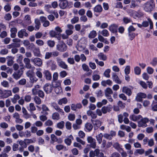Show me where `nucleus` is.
<instances>
[{
	"label": "nucleus",
	"instance_id": "72a5a7b5",
	"mask_svg": "<svg viewBox=\"0 0 157 157\" xmlns=\"http://www.w3.org/2000/svg\"><path fill=\"white\" fill-rule=\"evenodd\" d=\"M98 57L100 60L105 61L106 60L107 57L103 53H100L98 55Z\"/></svg>",
	"mask_w": 157,
	"mask_h": 157
},
{
	"label": "nucleus",
	"instance_id": "dca6fc26",
	"mask_svg": "<svg viewBox=\"0 0 157 157\" xmlns=\"http://www.w3.org/2000/svg\"><path fill=\"white\" fill-rule=\"evenodd\" d=\"M23 71L18 70L17 71L14 72L12 76L14 79L16 80H18L21 77L23 74Z\"/></svg>",
	"mask_w": 157,
	"mask_h": 157
},
{
	"label": "nucleus",
	"instance_id": "a18cd8bd",
	"mask_svg": "<svg viewBox=\"0 0 157 157\" xmlns=\"http://www.w3.org/2000/svg\"><path fill=\"white\" fill-rule=\"evenodd\" d=\"M34 101L35 103L37 105H40L41 103V100L40 98L37 96H36L34 98Z\"/></svg>",
	"mask_w": 157,
	"mask_h": 157
},
{
	"label": "nucleus",
	"instance_id": "a878e982",
	"mask_svg": "<svg viewBox=\"0 0 157 157\" xmlns=\"http://www.w3.org/2000/svg\"><path fill=\"white\" fill-rule=\"evenodd\" d=\"M34 22L35 24V31H38L40 29L41 25L40 21L38 19L36 18Z\"/></svg>",
	"mask_w": 157,
	"mask_h": 157
},
{
	"label": "nucleus",
	"instance_id": "f257e3e1",
	"mask_svg": "<svg viewBox=\"0 0 157 157\" xmlns=\"http://www.w3.org/2000/svg\"><path fill=\"white\" fill-rule=\"evenodd\" d=\"M155 6L154 0H150L144 4V10L147 12H151L155 8Z\"/></svg>",
	"mask_w": 157,
	"mask_h": 157
},
{
	"label": "nucleus",
	"instance_id": "bb28decb",
	"mask_svg": "<svg viewBox=\"0 0 157 157\" xmlns=\"http://www.w3.org/2000/svg\"><path fill=\"white\" fill-rule=\"evenodd\" d=\"M11 33L10 36L12 38H14L16 36V34L17 32V29L16 28H11L10 30Z\"/></svg>",
	"mask_w": 157,
	"mask_h": 157
},
{
	"label": "nucleus",
	"instance_id": "09e8293b",
	"mask_svg": "<svg viewBox=\"0 0 157 157\" xmlns=\"http://www.w3.org/2000/svg\"><path fill=\"white\" fill-rule=\"evenodd\" d=\"M25 21L28 25H29L31 23V18L29 15H26L25 17Z\"/></svg>",
	"mask_w": 157,
	"mask_h": 157
},
{
	"label": "nucleus",
	"instance_id": "0eeeda50",
	"mask_svg": "<svg viewBox=\"0 0 157 157\" xmlns=\"http://www.w3.org/2000/svg\"><path fill=\"white\" fill-rule=\"evenodd\" d=\"M31 62L35 66L41 67L43 64L42 60L40 58H35L31 59Z\"/></svg>",
	"mask_w": 157,
	"mask_h": 157
},
{
	"label": "nucleus",
	"instance_id": "5701e85b",
	"mask_svg": "<svg viewBox=\"0 0 157 157\" xmlns=\"http://www.w3.org/2000/svg\"><path fill=\"white\" fill-rule=\"evenodd\" d=\"M82 107V104L81 103H78L76 104H73L71 106V109L74 111H76L77 109H80Z\"/></svg>",
	"mask_w": 157,
	"mask_h": 157
},
{
	"label": "nucleus",
	"instance_id": "338daca9",
	"mask_svg": "<svg viewBox=\"0 0 157 157\" xmlns=\"http://www.w3.org/2000/svg\"><path fill=\"white\" fill-rule=\"evenodd\" d=\"M151 110L153 111H157V102L153 103L151 105Z\"/></svg>",
	"mask_w": 157,
	"mask_h": 157
},
{
	"label": "nucleus",
	"instance_id": "052dcab7",
	"mask_svg": "<svg viewBox=\"0 0 157 157\" xmlns=\"http://www.w3.org/2000/svg\"><path fill=\"white\" fill-rule=\"evenodd\" d=\"M58 78V73L57 72H55L53 75V80L52 83H53L54 81L57 80Z\"/></svg>",
	"mask_w": 157,
	"mask_h": 157
},
{
	"label": "nucleus",
	"instance_id": "393cba45",
	"mask_svg": "<svg viewBox=\"0 0 157 157\" xmlns=\"http://www.w3.org/2000/svg\"><path fill=\"white\" fill-rule=\"evenodd\" d=\"M102 86H106L107 85L109 86H111L113 84V82L110 79H108L107 80H103L101 83Z\"/></svg>",
	"mask_w": 157,
	"mask_h": 157
},
{
	"label": "nucleus",
	"instance_id": "8fccbe9b",
	"mask_svg": "<svg viewBox=\"0 0 157 157\" xmlns=\"http://www.w3.org/2000/svg\"><path fill=\"white\" fill-rule=\"evenodd\" d=\"M135 74L136 75H140L141 73V70L138 67H136L134 68Z\"/></svg>",
	"mask_w": 157,
	"mask_h": 157
},
{
	"label": "nucleus",
	"instance_id": "c756f323",
	"mask_svg": "<svg viewBox=\"0 0 157 157\" xmlns=\"http://www.w3.org/2000/svg\"><path fill=\"white\" fill-rule=\"evenodd\" d=\"M87 114L89 116H90L93 119H95L97 117V114L95 113L90 110H89L87 112Z\"/></svg>",
	"mask_w": 157,
	"mask_h": 157
},
{
	"label": "nucleus",
	"instance_id": "ea45409f",
	"mask_svg": "<svg viewBox=\"0 0 157 157\" xmlns=\"http://www.w3.org/2000/svg\"><path fill=\"white\" fill-rule=\"evenodd\" d=\"M61 81L59 80L54 81L53 83L52 82V85L53 88L60 86Z\"/></svg>",
	"mask_w": 157,
	"mask_h": 157
},
{
	"label": "nucleus",
	"instance_id": "2eb2a0df",
	"mask_svg": "<svg viewBox=\"0 0 157 157\" xmlns=\"http://www.w3.org/2000/svg\"><path fill=\"white\" fill-rule=\"evenodd\" d=\"M17 35L19 38H22L24 36L25 37L28 36V34L25 29H22L18 32Z\"/></svg>",
	"mask_w": 157,
	"mask_h": 157
},
{
	"label": "nucleus",
	"instance_id": "b1692460",
	"mask_svg": "<svg viewBox=\"0 0 157 157\" xmlns=\"http://www.w3.org/2000/svg\"><path fill=\"white\" fill-rule=\"evenodd\" d=\"M93 126L92 124L90 123H87L85 124V130L86 132H89L92 129Z\"/></svg>",
	"mask_w": 157,
	"mask_h": 157
},
{
	"label": "nucleus",
	"instance_id": "2f4dec72",
	"mask_svg": "<svg viewBox=\"0 0 157 157\" xmlns=\"http://www.w3.org/2000/svg\"><path fill=\"white\" fill-rule=\"evenodd\" d=\"M102 10V8L100 5H97L94 8V12L100 13Z\"/></svg>",
	"mask_w": 157,
	"mask_h": 157
},
{
	"label": "nucleus",
	"instance_id": "680f3d73",
	"mask_svg": "<svg viewBox=\"0 0 157 157\" xmlns=\"http://www.w3.org/2000/svg\"><path fill=\"white\" fill-rule=\"evenodd\" d=\"M101 34L104 36H108L109 35L108 31L106 29H104L101 31Z\"/></svg>",
	"mask_w": 157,
	"mask_h": 157
},
{
	"label": "nucleus",
	"instance_id": "79ce46f5",
	"mask_svg": "<svg viewBox=\"0 0 157 157\" xmlns=\"http://www.w3.org/2000/svg\"><path fill=\"white\" fill-rule=\"evenodd\" d=\"M65 123L64 121H62L57 124V127L59 129H62L64 127Z\"/></svg>",
	"mask_w": 157,
	"mask_h": 157
},
{
	"label": "nucleus",
	"instance_id": "f03ea898",
	"mask_svg": "<svg viewBox=\"0 0 157 157\" xmlns=\"http://www.w3.org/2000/svg\"><path fill=\"white\" fill-rule=\"evenodd\" d=\"M40 88V86L39 85H35L32 89V93L34 95L38 94L39 97L43 98L44 96V93L42 90L38 89Z\"/></svg>",
	"mask_w": 157,
	"mask_h": 157
},
{
	"label": "nucleus",
	"instance_id": "49530a36",
	"mask_svg": "<svg viewBox=\"0 0 157 157\" xmlns=\"http://www.w3.org/2000/svg\"><path fill=\"white\" fill-rule=\"evenodd\" d=\"M55 93L56 94H59L62 92V89L61 86L54 88Z\"/></svg>",
	"mask_w": 157,
	"mask_h": 157
},
{
	"label": "nucleus",
	"instance_id": "20e7f679",
	"mask_svg": "<svg viewBox=\"0 0 157 157\" xmlns=\"http://www.w3.org/2000/svg\"><path fill=\"white\" fill-rule=\"evenodd\" d=\"M56 61L58 65L60 67L65 69L67 68V65L59 57H57L56 58Z\"/></svg>",
	"mask_w": 157,
	"mask_h": 157
},
{
	"label": "nucleus",
	"instance_id": "5fc2aeb1",
	"mask_svg": "<svg viewBox=\"0 0 157 157\" xmlns=\"http://www.w3.org/2000/svg\"><path fill=\"white\" fill-rule=\"evenodd\" d=\"M150 64L153 66H155L157 65V57L153 58Z\"/></svg>",
	"mask_w": 157,
	"mask_h": 157
},
{
	"label": "nucleus",
	"instance_id": "f704fd0d",
	"mask_svg": "<svg viewBox=\"0 0 157 157\" xmlns=\"http://www.w3.org/2000/svg\"><path fill=\"white\" fill-rule=\"evenodd\" d=\"M97 34L96 31L93 30L90 32L88 35V37L90 39L94 38L97 36Z\"/></svg>",
	"mask_w": 157,
	"mask_h": 157
},
{
	"label": "nucleus",
	"instance_id": "423d86ee",
	"mask_svg": "<svg viewBox=\"0 0 157 157\" xmlns=\"http://www.w3.org/2000/svg\"><path fill=\"white\" fill-rule=\"evenodd\" d=\"M118 25L115 24H113L110 25L109 28V30L112 33H114L116 36L118 35L117 29Z\"/></svg>",
	"mask_w": 157,
	"mask_h": 157
},
{
	"label": "nucleus",
	"instance_id": "6e6d98bb",
	"mask_svg": "<svg viewBox=\"0 0 157 157\" xmlns=\"http://www.w3.org/2000/svg\"><path fill=\"white\" fill-rule=\"evenodd\" d=\"M48 45L50 47H53L55 45V42L54 41L48 40L47 42Z\"/></svg>",
	"mask_w": 157,
	"mask_h": 157
},
{
	"label": "nucleus",
	"instance_id": "1a4fd4ad",
	"mask_svg": "<svg viewBox=\"0 0 157 157\" xmlns=\"http://www.w3.org/2000/svg\"><path fill=\"white\" fill-rule=\"evenodd\" d=\"M47 66L50 67L52 71H54L56 69L57 65L54 61L52 60H49L46 62Z\"/></svg>",
	"mask_w": 157,
	"mask_h": 157
},
{
	"label": "nucleus",
	"instance_id": "4468645a",
	"mask_svg": "<svg viewBox=\"0 0 157 157\" xmlns=\"http://www.w3.org/2000/svg\"><path fill=\"white\" fill-rule=\"evenodd\" d=\"M44 77L48 80L50 81L52 79V75L51 72L48 70H45L43 72Z\"/></svg>",
	"mask_w": 157,
	"mask_h": 157
},
{
	"label": "nucleus",
	"instance_id": "aec40b11",
	"mask_svg": "<svg viewBox=\"0 0 157 157\" xmlns=\"http://www.w3.org/2000/svg\"><path fill=\"white\" fill-rule=\"evenodd\" d=\"M122 92L126 94L128 96H130L132 94V91L131 89L126 86H124L122 87Z\"/></svg>",
	"mask_w": 157,
	"mask_h": 157
},
{
	"label": "nucleus",
	"instance_id": "13d9d810",
	"mask_svg": "<svg viewBox=\"0 0 157 157\" xmlns=\"http://www.w3.org/2000/svg\"><path fill=\"white\" fill-rule=\"evenodd\" d=\"M125 103H123L122 101H119L117 103L118 106L121 108L124 109L125 107Z\"/></svg>",
	"mask_w": 157,
	"mask_h": 157
},
{
	"label": "nucleus",
	"instance_id": "864d4df0",
	"mask_svg": "<svg viewBox=\"0 0 157 157\" xmlns=\"http://www.w3.org/2000/svg\"><path fill=\"white\" fill-rule=\"evenodd\" d=\"M4 9L6 12H9L11 10V6L10 4H7L4 6Z\"/></svg>",
	"mask_w": 157,
	"mask_h": 157
},
{
	"label": "nucleus",
	"instance_id": "58836bf2",
	"mask_svg": "<svg viewBox=\"0 0 157 157\" xmlns=\"http://www.w3.org/2000/svg\"><path fill=\"white\" fill-rule=\"evenodd\" d=\"M105 96L109 95L113 93V91L111 89L108 87L105 90Z\"/></svg>",
	"mask_w": 157,
	"mask_h": 157
},
{
	"label": "nucleus",
	"instance_id": "603ef678",
	"mask_svg": "<svg viewBox=\"0 0 157 157\" xmlns=\"http://www.w3.org/2000/svg\"><path fill=\"white\" fill-rule=\"evenodd\" d=\"M128 36L131 40H132L136 36V34L134 33H128Z\"/></svg>",
	"mask_w": 157,
	"mask_h": 157
},
{
	"label": "nucleus",
	"instance_id": "6e6552de",
	"mask_svg": "<svg viewBox=\"0 0 157 157\" xmlns=\"http://www.w3.org/2000/svg\"><path fill=\"white\" fill-rule=\"evenodd\" d=\"M53 88L52 84L49 83H46L43 86L44 90L47 94L52 93L53 90Z\"/></svg>",
	"mask_w": 157,
	"mask_h": 157
},
{
	"label": "nucleus",
	"instance_id": "f8f14e48",
	"mask_svg": "<svg viewBox=\"0 0 157 157\" xmlns=\"http://www.w3.org/2000/svg\"><path fill=\"white\" fill-rule=\"evenodd\" d=\"M88 142L90 144V146L92 148H95L96 146V140L91 136H88L87 138Z\"/></svg>",
	"mask_w": 157,
	"mask_h": 157
},
{
	"label": "nucleus",
	"instance_id": "37998d69",
	"mask_svg": "<svg viewBox=\"0 0 157 157\" xmlns=\"http://www.w3.org/2000/svg\"><path fill=\"white\" fill-rule=\"evenodd\" d=\"M95 152L96 153V156L97 157H102L104 155L103 153L102 152H100L98 149H96L95 150Z\"/></svg>",
	"mask_w": 157,
	"mask_h": 157
},
{
	"label": "nucleus",
	"instance_id": "7c9ffc66",
	"mask_svg": "<svg viewBox=\"0 0 157 157\" xmlns=\"http://www.w3.org/2000/svg\"><path fill=\"white\" fill-rule=\"evenodd\" d=\"M69 137L65 139L64 140L65 143L68 146L71 145V139H73V137L72 135H70Z\"/></svg>",
	"mask_w": 157,
	"mask_h": 157
},
{
	"label": "nucleus",
	"instance_id": "3c124183",
	"mask_svg": "<svg viewBox=\"0 0 157 157\" xmlns=\"http://www.w3.org/2000/svg\"><path fill=\"white\" fill-rule=\"evenodd\" d=\"M111 71V70L109 69H107L104 72L103 75L107 78H109L110 77V75L109 73Z\"/></svg>",
	"mask_w": 157,
	"mask_h": 157
},
{
	"label": "nucleus",
	"instance_id": "e2e57ef3",
	"mask_svg": "<svg viewBox=\"0 0 157 157\" xmlns=\"http://www.w3.org/2000/svg\"><path fill=\"white\" fill-rule=\"evenodd\" d=\"M29 79L30 82L33 83L36 82L38 80V79L33 75L30 77Z\"/></svg>",
	"mask_w": 157,
	"mask_h": 157
},
{
	"label": "nucleus",
	"instance_id": "473e14b6",
	"mask_svg": "<svg viewBox=\"0 0 157 157\" xmlns=\"http://www.w3.org/2000/svg\"><path fill=\"white\" fill-rule=\"evenodd\" d=\"M42 111L41 112V113H44V114L45 115H47L48 114V113L47 112L49 111V110L46 105H42Z\"/></svg>",
	"mask_w": 157,
	"mask_h": 157
},
{
	"label": "nucleus",
	"instance_id": "bf43d9fd",
	"mask_svg": "<svg viewBox=\"0 0 157 157\" xmlns=\"http://www.w3.org/2000/svg\"><path fill=\"white\" fill-rule=\"evenodd\" d=\"M68 63L70 64H74L75 61L73 58L69 57L67 59V60Z\"/></svg>",
	"mask_w": 157,
	"mask_h": 157
},
{
	"label": "nucleus",
	"instance_id": "f3484780",
	"mask_svg": "<svg viewBox=\"0 0 157 157\" xmlns=\"http://www.w3.org/2000/svg\"><path fill=\"white\" fill-rule=\"evenodd\" d=\"M91 121L94 125V129L97 130L101 125V122L98 120L95 121L91 120Z\"/></svg>",
	"mask_w": 157,
	"mask_h": 157
},
{
	"label": "nucleus",
	"instance_id": "774afa93",
	"mask_svg": "<svg viewBox=\"0 0 157 157\" xmlns=\"http://www.w3.org/2000/svg\"><path fill=\"white\" fill-rule=\"evenodd\" d=\"M123 22L125 24H128L131 21V20L130 18H128L127 17H124L123 18Z\"/></svg>",
	"mask_w": 157,
	"mask_h": 157
},
{
	"label": "nucleus",
	"instance_id": "ddd939ff",
	"mask_svg": "<svg viewBox=\"0 0 157 157\" xmlns=\"http://www.w3.org/2000/svg\"><path fill=\"white\" fill-rule=\"evenodd\" d=\"M59 6L61 9H65L68 5V2L67 0H59Z\"/></svg>",
	"mask_w": 157,
	"mask_h": 157
},
{
	"label": "nucleus",
	"instance_id": "4c0bfd02",
	"mask_svg": "<svg viewBox=\"0 0 157 157\" xmlns=\"http://www.w3.org/2000/svg\"><path fill=\"white\" fill-rule=\"evenodd\" d=\"M34 56L36 57H40L41 54L40 49L38 48H35L33 51Z\"/></svg>",
	"mask_w": 157,
	"mask_h": 157
},
{
	"label": "nucleus",
	"instance_id": "9d476101",
	"mask_svg": "<svg viewBox=\"0 0 157 157\" xmlns=\"http://www.w3.org/2000/svg\"><path fill=\"white\" fill-rule=\"evenodd\" d=\"M149 121L147 118H142L138 122V126L139 127H145L147 126V123Z\"/></svg>",
	"mask_w": 157,
	"mask_h": 157
},
{
	"label": "nucleus",
	"instance_id": "c03bdc74",
	"mask_svg": "<svg viewBox=\"0 0 157 157\" xmlns=\"http://www.w3.org/2000/svg\"><path fill=\"white\" fill-rule=\"evenodd\" d=\"M52 118L53 120H59L60 118L59 115L57 113H54L52 115Z\"/></svg>",
	"mask_w": 157,
	"mask_h": 157
},
{
	"label": "nucleus",
	"instance_id": "4d7b16f0",
	"mask_svg": "<svg viewBox=\"0 0 157 157\" xmlns=\"http://www.w3.org/2000/svg\"><path fill=\"white\" fill-rule=\"evenodd\" d=\"M79 21L78 17H75L71 20V22L72 24H75L78 22Z\"/></svg>",
	"mask_w": 157,
	"mask_h": 157
},
{
	"label": "nucleus",
	"instance_id": "c85d7f7f",
	"mask_svg": "<svg viewBox=\"0 0 157 157\" xmlns=\"http://www.w3.org/2000/svg\"><path fill=\"white\" fill-rule=\"evenodd\" d=\"M22 113L23 114V116L26 119H27L30 117L31 115L28 113L26 109L24 107L22 108Z\"/></svg>",
	"mask_w": 157,
	"mask_h": 157
},
{
	"label": "nucleus",
	"instance_id": "7ed1b4c3",
	"mask_svg": "<svg viewBox=\"0 0 157 157\" xmlns=\"http://www.w3.org/2000/svg\"><path fill=\"white\" fill-rule=\"evenodd\" d=\"M67 47L66 44L63 42H60L56 45V49L59 51L63 52L66 51Z\"/></svg>",
	"mask_w": 157,
	"mask_h": 157
},
{
	"label": "nucleus",
	"instance_id": "a19ab883",
	"mask_svg": "<svg viewBox=\"0 0 157 157\" xmlns=\"http://www.w3.org/2000/svg\"><path fill=\"white\" fill-rule=\"evenodd\" d=\"M145 151L143 149H137L134 152V155H136L137 154L141 155L144 153Z\"/></svg>",
	"mask_w": 157,
	"mask_h": 157
},
{
	"label": "nucleus",
	"instance_id": "69168bd1",
	"mask_svg": "<svg viewBox=\"0 0 157 157\" xmlns=\"http://www.w3.org/2000/svg\"><path fill=\"white\" fill-rule=\"evenodd\" d=\"M92 78L93 81H97L100 79V77L99 75L95 74L92 76Z\"/></svg>",
	"mask_w": 157,
	"mask_h": 157
},
{
	"label": "nucleus",
	"instance_id": "c9c22d12",
	"mask_svg": "<svg viewBox=\"0 0 157 157\" xmlns=\"http://www.w3.org/2000/svg\"><path fill=\"white\" fill-rule=\"evenodd\" d=\"M20 98L19 95L17 94H15L13 98H11L12 102L13 104H16L17 101V100L19 99Z\"/></svg>",
	"mask_w": 157,
	"mask_h": 157
},
{
	"label": "nucleus",
	"instance_id": "de8ad7c7",
	"mask_svg": "<svg viewBox=\"0 0 157 157\" xmlns=\"http://www.w3.org/2000/svg\"><path fill=\"white\" fill-rule=\"evenodd\" d=\"M67 102V100L66 98H63L60 100L58 101V103L59 105H61L63 104H66Z\"/></svg>",
	"mask_w": 157,
	"mask_h": 157
},
{
	"label": "nucleus",
	"instance_id": "4be33fe9",
	"mask_svg": "<svg viewBox=\"0 0 157 157\" xmlns=\"http://www.w3.org/2000/svg\"><path fill=\"white\" fill-rule=\"evenodd\" d=\"M113 147L119 152H120L121 150H123V148H121L122 146L118 142L115 143L113 145Z\"/></svg>",
	"mask_w": 157,
	"mask_h": 157
},
{
	"label": "nucleus",
	"instance_id": "9b49d317",
	"mask_svg": "<svg viewBox=\"0 0 157 157\" xmlns=\"http://www.w3.org/2000/svg\"><path fill=\"white\" fill-rule=\"evenodd\" d=\"M116 135V132L111 130L110 131V134L107 133L104 134L103 136L106 139L111 140L113 139V137L115 136Z\"/></svg>",
	"mask_w": 157,
	"mask_h": 157
},
{
	"label": "nucleus",
	"instance_id": "412c9836",
	"mask_svg": "<svg viewBox=\"0 0 157 157\" xmlns=\"http://www.w3.org/2000/svg\"><path fill=\"white\" fill-rule=\"evenodd\" d=\"M112 109V107L111 105L108 106H104L103 107L101 108V111L104 114H105L108 112H110Z\"/></svg>",
	"mask_w": 157,
	"mask_h": 157
},
{
	"label": "nucleus",
	"instance_id": "39448f33",
	"mask_svg": "<svg viewBox=\"0 0 157 157\" xmlns=\"http://www.w3.org/2000/svg\"><path fill=\"white\" fill-rule=\"evenodd\" d=\"M23 62L25 64V67L27 69H31L33 70L35 67L32 66L30 63V60L28 58H25L23 59Z\"/></svg>",
	"mask_w": 157,
	"mask_h": 157
},
{
	"label": "nucleus",
	"instance_id": "0e129e2a",
	"mask_svg": "<svg viewBox=\"0 0 157 157\" xmlns=\"http://www.w3.org/2000/svg\"><path fill=\"white\" fill-rule=\"evenodd\" d=\"M4 18L6 21H10L12 18L11 15L10 13L6 14L4 16Z\"/></svg>",
	"mask_w": 157,
	"mask_h": 157
},
{
	"label": "nucleus",
	"instance_id": "cd10ccee",
	"mask_svg": "<svg viewBox=\"0 0 157 157\" xmlns=\"http://www.w3.org/2000/svg\"><path fill=\"white\" fill-rule=\"evenodd\" d=\"M11 95L12 93L11 90H5L4 91L2 97L3 98H7Z\"/></svg>",
	"mask_w": 157,
	"mask_h": 157
},
{
	"label": "nucleus",
	"instance_id": "6ab92c4d",
	"mask_svg": "<svg viewBox=\"0 0 157 157\" xmlns=\"http://www.w3.org/2000/svg\"><path fill=\"white\" fill-rule=\"evenodd\" d=\"M112 78L113 81L116 83L119 84H121V81L120 79L118 76L115 73L113 72L112 73Z\"/></svg>",
	"mask_w": 157,
	"mask_h": 157
},
{
	"label": "nucleus",
	"instance_id": "e433bc0d",
	"mask_svg": "<svg viewBox=\"0 0 157 157\" xmlns=\"http://www.w3.org/2000/svg\"><path fill=\"white\" fill-rule=\"evenodd\" d=\"M103 135L101 133H100L96 136V138L98 143L101 144L102 141V139Z\"/></svg>",
	"mask_w": 157,
	"mask_h": 157
},
{
	"label": "nucleus",
	"instance_id": "a211bd4d",
	"mask_svg": "<svg viewBox=\"0 0 157 157\" xmlns=\"http://www.w3.org/2000/svg\"><path fill=\"white\" fill-rule=\"evenodd\" d=\"M40 19L41 22L44 23L43 26L44 27L48 26L50 24L49 22L47 20V18L43 16H41Z\"/></svg>",
	"mask_w": 157,
	"mask_h": 157
}]
</instances>
